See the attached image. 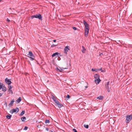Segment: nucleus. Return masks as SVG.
I'll return each instance as SVG.
<instances>
[{
	"label": "nucleus",
	"mask_w": 132,
	"mask_h": 132,
	"mask_svg": "<svg viewBox=\"0 0 132 132\" xmlns=\"http://www.w3.org/2000/svg\"><path fill=\"white\" fill-rule=\"evenodd\" d=\"M51 98L54 101L56 99V97L53 96H52V97H51Z\"/></svg>",
	"instance_id": "26"
},
{
	"label": "nucleus",
	"mask_w": 132,
	"mask_h": 132,
	"mask_svg": "<svg viewBox=\"0 0 132 132\" xmlns=\"http://www.w3.org/2000/svg\"><path fill=\"white\" fill-rule=\"evenodd\" d=\"M28 128V127H27V126H25L24 129H23V130H26Z\"/></svg>",
	"instance_id": "34"
},
{
	"label": "nucleus",
	"mask_w": 132,
	"mask_h": 132,
	"mask_svg": "<svg viewBox=\"0 0 132 132\" xmlns=\"http://www.w3.org/2000/svg\"><path fill=\"white\" fill-rule=\"evenodd\" d=\"M50 132H53V131H51Z\"/></svg>",
	"instance_id": "49"
},
{
	"label": "nucleus",
	"mask_w": 132,
	"mask_h": 132,
	"mask_svg": "<svg viewBox=\"0 0 132 132\" xmlns=\"http://www.w3.org/2000/svg\"><path fill=\"white\" fill-rule=\"evenodd\" d=\"M84 127L86 128H88V125H84Z\"/></svg>",
	"instance_id": "30"
},
{
	"label": "nucleus",
	"mask_w": 132,
	"mask_h": 132,
	"mask_svg": "<svg viewBox=\"0 0 132 132\" xmlns=\"http://www.w3.org/2000/svg\"><path fill=\"white\" fill-rule=\"evenodd\" d=\"M12 117V115H7L6 116V117L8 119H10Z\"/></svg>",
	"instance_id": "23"
},
{
	"label": "nucleus",
	"mask_w": 132,
	"mask_h": 132,
	"mask_svg": "<svg viewBox=\"0 0 132 132\" xmlns=\"http://www.w3.org/2000/svg\"><path fill=\"white\" fill-rule=\"evenodd\" d=\"M50 122V120H45V123H49Z\"/></svg>",
	"instance_id": "25"
},
{
	"label": "nucleus",
	"mask_w": 132,
	"mask_h": 132,
	"mask_svg": "<svg viewBox=\"0 0 132 132\" xmlns=\"http://www.w3.org/2000/svg\"><path fill=\"white\" fill-rule=\"evenodd\" d=\"M2 95V94L1 93H0V97Z\"/></svg>",
	"instance_id": "43"
},
{
	"label": "nucleus",
	"mask_w": 132,
	"mask_h": 132,
	"mask_svg": "<svg viewBox=\"0 0 132 132\" xmlns=\"http://www.w3.org/2000/svg\"><path fill=\"white\" fill-rule=\"evenodd\" d=\"M60 54L58 52H56L55 53H53L52 55V56L53 57L56 56L57 55H59Z\"/></svg>",
	"instance_id": "16"
},
{
	"label": "nucleus",
	"mask_w": 132,
	"mask_h": 132,
	"mask_svg": "<svg viewBox=\"0 0 132 132\" xmlns=\"http://www.w3.org/2000/svg\"><path fill=\"white\" fill-rule=\"evenodd\" d=\"M4 86V85L3 84H2L1 85H0V90L3 87V86Z\"/></svg>",
	"instance_id": "31"
},
{
	"label": "nucleus",
	"mask_w": 132,
	"mask_h": 132,
	"mask_svg": "<svg viewBox=\"0 0 132 132\" xmlns=\"http://www.w3.org/2000/svg\"><path fill=\"white\" fill-rule=\"evenodd\" d=\"M115 42H116L117 43V44H119V45L120 46V44L119 43V42H118H118H117L116 41H115Z\"/></svg>",
	"instance_id": "40"
},
{
	"label": "nucleus",
	"mask_w": 132,
	"mask_h": 132,
	"mask_svg": "<svg viewBox=\"0 0 132 132\" xmlns=\"http://www.w3.org/2000/svg\"><path fill=\"white\" fill-rule=\"evenodd\" d=\"M19 111V108H16L15 109H13L11 110L10 111V113L12 114L14 112H16V113H17Z\"/></svg>",
	"instance_id": "3"
},
{
	"label": "nucleus",
	"mask_w": 132,
	"mask_h": 132,
	"mask_svg": "<svg viewBox=\"0 0 132 132\" xmlns=\"http://www.w3.org/2000/svg\"><path fill=\"white\" fill-rule=\"evenodd\" d=\"M117 42H119L120 43H121V42L119 40Z\"/></svg>",
	"instance_id": "45"
},
{
	"label": "nucleus",
	"mask_w": 132,
	"mask_h": 132,
	"mask_svg": "<svg viewBox=\"0 0 132 132\" xmlns=\"http://www.w3.org/2000/svg\"><path fill=\"white\" fill-rule=\"evenodd\" d=\"M21 98L20 97H19V98L17 100H16V101L18 103H19L20 102H21Z\"/></svg>",
	"instance_id": "19"
},
{
	"label": "nucleus",
	"mask_w": 132,
	"mask_h": 132,
	"mask_svg": "<svg viewBox=\"0 0 132 132\" xmlns=\"http://www.w3.org/2000/svg\"><path fill=\"white\" fill-rule=\"evenodd\" d=\"M89 29H85V35L86 37H87L89 33Z\"/></svg>",
	"instance_id": "8"
},
{
	"label": "nucleus",
	"mask_w": 132,
	"mask_h": 132,
	"mask_svg": "<svg viewBox=\"0 0 132 132\" xmlns=\"http://www.w3.org/2000/svg\"><path fill=\"white\" fill-rule=\"evenodd\" d=\"M66 97L67 98H68V99H69V98H70V96H69V95H67Z\"/></svg>",
	"instance_id": "37"
},
{
	"label": "nucleus",
	"mask_w": 132,
	"mask_h": 132,
	"mask_svg": "<svg viewBox=\"0 0 132 132\" xmlns=\"http://www.w3.org/2000/svg\"><path fill=\"white\" fill-rule=\"evenodd\" d=\"M5 82L8 85H10L12 83L11 81V79H9L7 78H6L5 80Z\"/></svg>",
	"instance_id": "5"
},
{
	"label": "nucleus",
	"mask_w": 132,
	"mask_h": 132,
	"mask_svg": "<svg viewBox=\"0 0 132 132\" xmlns=\"http://www.w3.org/2000/svg\"><path fill=\"white\" fill-rule=\"evenodd\" d=\"M132 119V115H127L126 117V122L128 123Z\"/></svg>",
	"instance_id": "2"
},
{
	"label": "nucleus",
	"mask_w": 132,
	"mask_h": 132,
	"mask_svg": "<svg viewBox=\"0 0 132 132\" xmlns=\"http://www.w3.org/2000/svg\"><path fill=\"white\" fill-rule=\"evenodd\" d=\"M2 90L4 92L6 91L7 90V88L5 87V85L3 86V87L2 88Z\"/></svg>",
	"instance_id": "15"
},
{
	"label": "nucleus",
	"mask_w": 132,
	"mask_h": 132,
	"mask_svg": "<svg viewBox=\"0 0 132 132\" xmlns=\"http://www.w3.org/2000/svg\"><path fill=\"white\" fill-rule=\"evenodd\" d=\"M8 88H9V90L10 89H11L12 87L10 85H9L8 87Z\"/></svg>",
	"instance_id": "32"
},
{
	"label": "nucleus",
	"mask_w": 132,
	"mask_h": 132,
	"mask_svg": "<svg viewBox=\"0 0 132 132\" xmlns=\"http://www.w3.org/2000/svg\"><path fill=\"white\" fill-rule=\"evenodd\" d=\"M95 79H100V76L98 74H95L94 76Z\"/></svg>",
	"instance_id": "9"
},
{
	"label": "nucleus",
	"mask_w": 132,
	"mask_h": 132,
	"mask_svg": "<svg viewBox=\"0 0 132 132\" xmlns=\"http://www.w3.org/2000/svg\"><path fill=\"white\" fill-rule=\"evenodd\" d=\"M2 1V0H0V2L1 1Z\"/></svg>",
	"instance_id": "47"
},
{
	"label": "nucleus",
	"mask_w": 132,
	"mask_h": 132,
	"mask_svg": "<svg viewBox=\"0 0 132 132\" xmlns=\"http://www.w3.org/2000/svg\"><path fill=\"white\" fill-rule=\"evenodd\" d=\"M101 81V80L100 79H95V81L96 84H98Z\"/></svg>",
	"instance_id": "11"
},
{
	"label": "nucleus",
	"mask_w": 132,
	"mask_h": 132,
	"mask_svg": "<svg viewBox=\"0 0 132 132\" xmlns=\"http://www.w3.org/2000/svg\"><path fill=\"white\" fill-rule=\"evenodd\" d=\"M98 71L101 70V72H104V71L103 70H102V68H101L98 69Z\"/></svg>",
	"instance_id": "27"
},
{
	"label": "nucleus",
	"mask_w": 132,
	"mask_h": 132,
	"mask_svg": "<svg viewBox=\"0 0 132 132\" xmlns=\"http://www.w3.org/2000/svg\"><path fill=\"white\" fill-rule=\"evenodd\" d=\"M36 18L40 20H42V17L40 14L39 13L37 14L36 15H34L31 17V19H32L34 18Z\"/></svg>",
	"instance_id": "1"
},
{
	"label": "nucleus",
	"mask_w": 132,
	"mask_h": 132,
	"mask_svg": "<svg viewBox=\"0 0 132 132\" xmlns=\"http://www.w3.org/2000/svg\"><path fill=\"white\" fill-rule=\"evenodd\" d=\"M28 55L30 56V57H34V56L32 52L31 51H29V53Z\"/></svg>",
	"instance_id": "12"
},
{
	"label": "nucleus",
	"mask_w": 132,
	"mask_h": 132,
	"mask_svg": "<svg viewBox=\"0 0 132 132\" xmlns=\"http://www.w3.org/2000/svg\"><path fill=\"white\" fill-rule=\"evenodd\" d=\"M29 63H30V65H31V64L30 63V62H29Z\"/></svg>",
	"instance_id": "46"
},
{
	"label": "nucleus",
	"mask_w": 132,
	"mask_h": 132,
	"mask_svg": "<svg viewBox=\"0 0 132 132\" xmlns=\"http://www.w3.org/2000/svg\"><path fill=\"white\" fill-rule=\"evenodd\" d=\"M103 98V97L102 96H100L98 97L97 98L98 99L100 100H102Z\"/></svg>",
	"instance_id": "21"
},
{
	"label": "nucleus",
	"mask_w": 132,
	"mask_h": 132,
	"mask_svg": "<svg viewBox=\"0 0 132 132\" xmlns=\"http://www.w3.org/2000/svg\"><path fill=\"white\" fill-rule=\"evenodd\" d=\"M25 113V111H22L21 112V113L20 114V116H22Z\"/></svg>",
	"instance_id": "20"
},
{
	"label": "nucleus",
	"mask_w": 132,
	"mask_h": 132,
	"mask_svg": "<svg viewBox=\"0 0 132 132\" xmlns=\"http://www.w3.org/2000/svg\"><path fill=\"white\" fill-rule=\"evenodd\" d=\"M5 104L6 105V102H5Z\"/></svg>",
	"instance_id": "44"
},
{
	"label": "nucleus",
	"mask_w": 132,
	"mask_h": 132,
	"mask_svg": "<svg viewBox=\"0 0 132 132\" xmlns=\"http://www.w3.org/2000/svg\"><path fill=\"white\" fill-rule=\"evenodd\" d=\"M109 82H108L106 85H105V88L107 90V91L108 92H110V90L109 89Z\"/></svg>",
	"instance_id": "6"
},
{
	"label": "nucleus",
	"mask_w": 132,
	"mask_h": 132,
	"mask_svg": "<svg viewBox=\"0 0 132 132\" xmlns=\"http://www.w3.org/2000/svg\"><path fill=\"white\" fill-rule=\"evenodd\" d=\"M67 69V68H60V69L58 68H56V70L58 71L61 72H62V71L63 70V69Z\"/></svg>",
	"instance_id": "10"
},
{
	"label": "nucleus",
	"mask_w": 132,
	"mask_h": 132,
	"mask_svg": "<svg viewBox=\"0 0 132 132\" xmlns=\"http://www.w3.org/2000/svg\"><path fill=\"white\" fill-rule=\"evenodd\" d=\"M57 45H55L54 44H53L51 46V47H54V46H57Z\"/></svg>",
	"instance_id": "36"
},
{
	"label": "nucleus",
	"mask_w": 132,
	"mask_h": 132,
	"mask_svg": "<svg viewBox=\"0 0 132 132\" xmlns=\"http://www.w3.org/2000/svg\"><path fill=\"white\" fill-rule=\"evenodd\" d=\"M56 105L59 108H61L63 106L62 104H60V103H59V102L58 103V104H56Z\"/></svg>",
	"instance_id": "14"
},
{
	"label": "nucleus",
	"mask_w": 132,
	"mask_h": 132,
	"mask_svg": "<svg viewBox=\"0 0 132 132\" xmlns=\"http://www.w3.org/2000/svg\"><path fill=\"white\" fill-rule=\"evenodd\" d=\"M8 90V91L11 93L12 94H13V91H12L11 90V89H10V90H9V89Z\"/></svg>",
	"instance_id": "29"
},
{
	"label": "nucleus",
	"mask_w": 132,
	"mask_h": 132,
	"mask_svg": "<svg viewBox=\"0 0 132 132\" xmlns=\"http://www.w3.org/2000/svg\"><path fill=\"white\" fill-rule=\"evenodd\" d=\"M72 28L73 29H74L75 30H76L77 29V28L74 27H72Z\"/></svg>",
	"instance_id": "33"
},
{
	"label": "nucleus",
	"mask_w": 132,
	"mask_h": 132,
	"mask_svg": "<svg viewBox=\"0 0 132 132\" xmlns=\"http://www.w3.org/2000/svg\"><path fill=\"white\" fill-rule=\"evenodd\" d=\"M6 20L8 22H9L10 21V20L8 18Z\"/></svg>",
	"instance_id": "38"
},
{
	"label": "nucleus",
	"mask_w": 132,
	"mask_h": 132,
	"mask_svg": "<svg viewBox=\"0 0 132 132\" xmlns=\"http://www.w3.org/2000/svg\"><path fill=\"white\" fill-rule=\"evenodd\" d=\"M72 130L74 132H77V131L75 129H72Z\"/></svg>",
	"instance_id": "35"
},
{
	"label": "nucleus",
	"mask_w": 132,
	"mask_h": 132,
	"mask_svg": "<svg viewBox=\"0 0 132 132\" xmlns=\"http://www.w3.org/2000/svg\"><path fill=\"white\" fill-rule=\"evenodd\" d=\"M46 129L47 131H48V129L47 128H46Z\"/></svg>",
	"instance_id": "41"
},
{
	"label": "nucleus",
	"mask_w": 132,
	"mask_h": 132,
	"mask_svg": "<svg viewBox=\"0 0 132 132\" xmlns=\"http://www.w3.org/2000/svg\"><path fill=\"white\" fill-rule=\"evenodd\" d=\"M83 23L85 27V29H89V25L85 20L83 21Z\"/></svg>",
	"instance_id": "4"
},
{
	"label": "nucleus",
	"mask_w": 132,
	"mask_h": 132,
	"mask_svg": "<svg viewBox=\"0 0 132 132\" xmlns=\"http://www.w3.org/2000/svg\"><path fill=\"white\" fill-rule=\"evenodd\" d=\"M30 58V60H31L33 61L34 59L35 58V56H34V57H29Z\"/></svg>",
	"instance_id": "24"
},
{
	"label": "nucleus",
	"mask_w": 132,
	"mask_h": 132,
	"mask_svg": "<svg viewBox=\"0 0 132 132\" xmlns=\"http://www.w3.org/2000/svg\"><path fill=\"white\" fill-rule=\"evenodd\" d=\"M26 118L25 117H22L21 118V120L22 121L24 122L26 120Z\"/></svg>",
	"instance_id": "18"
},
{
	"label": "nucleus",
	"mask_w": 132,
	"mask_h": 132,
	"mask_svg": "<svg viewBox=\"0 0 132 132\" xmlns=\"http://www.w3.org/2000/svg\"><path fill=\"white\" fill-rule=\"evenodd\" d=\"M14 100H13L12 101H11L10 103L9 104V106H12L13 105V104L14 102Z\"/></svg>",
	"instance_id": "13"
},
{
	"label": "nucleus",
	"mask_w": 132,
	"mask_h": 132,
	"mask_svg": "<svg viewBox=\"0 0 132 132\" xmlns=\"http://www.w3.org/2000/svg\"><path fill=\"white\" fill-rule=\"evenodd\" d=\"M69 46H67L65 47L64 48V53L66 54H67V52L69 50H70V49H69Z\"/></svg>",
	"instance_id": "7"
},
{
	"label": "nucleus",
	"mask_w": 132,
	"mask_h": 132,
	"mask_svg": "<svg viewBox=\"0 0 132 132\" xmlns=\"http://www.w3.org/2000/svg\"><path fill=\"white\" fill-rule=\"evenodd\" d=\"M1 83H0V85H1Z\"/></svg>",
	"instance_id": "48"
},
{
	"label": "nucleus",
	"mask_w": 132,
	"mask_h": 132,
	"mask_svg": "<svg viewBox=\"0 0 132 132\" xmlns=\"http://www.w3.org/2000/svg\"><path fill=\"white\" fill-rule=\"evenodd\" d=\"M92 71H95V72L98 71V69H92Z\"/></svg>",
	"instance_id": "22"
},
{
	"label": "nucleus",
	"mask_w": 132,
	"mask_h": 132,
	"mask_svg": "<svg viewBox=\"0 0 132 132\" xmlns=\"http://www.w3.org/2000/svg\"><path fill=\"white\" fill-rule=\"evenodd\" d=\"M54 101L55 102V103H56V104H58V103L59 102L57 100H56V99L54 100Z\"/></svg>",
	"instance_id": "28"
},
{
	"label": "nucleus",
	"mask_w": 132,
	"mask_h": 132,
	"mask_svg": "<svg viewBox=\"0 0 132 132\" xmlns=\"http://www.w3.org/2000/svg\"><path fill=\"white\" fill-rule=\"evenodd\" d=\"M115 42H116L117 43V44H119V45L120 46V44L119 43V42H118H118H117L116 41H115Z\"/></svg>",
	"instance_id": "39"
},
{
	"label": "nucleus",
	"mask_w": 132,
	"mask_h": 132,
	"mask_svg": "<svg viewBox=\"0 0 132 132\" xmlns=\"http://www.w3.org/2000/svg\"><path fill=\"white\" fill-rule=\"evenodd\" d=\"M82 52L83 53H85V52L86 49L85 48V47L82 46Z\"/></svg>",
	"instance_id": "17"
},
{
	"label": "nucleus",
	"mask_w": 132,
	"mask_h": 132,
	"mask_svg": "<svg viewBox=\"0 0 132 132\" xmlns=\"http://www.w3.org/2000/svg\"><path fill=\"white\" fill-rule=\"evenodd\" d=\"M53 41L54 42H55L56 41V40H53Z\"/></svg>",
	"instance_id": "42"
}]
</instances>
